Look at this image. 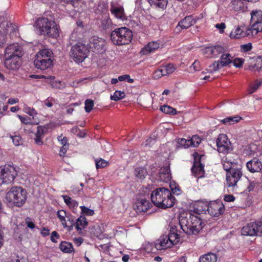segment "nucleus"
<instances>
[{
  "mask_svg": "<svg viewBox=\"0 0 262 262\" xmlns=\"http://www.w3.org/2000/svg\"><path fill=\"white\" fill-rule=\"evenodd\" d=\"M150 198L152 203L160 208H170L175 203V198L171 191L164 187H159L152 191Z\"/></svg>",
  "mask_w": 262,
  "mask_h": 262,
  "instance_id": "obj_1",
  "label": "nucleus"
},
{
  "mask_svg": "<svg viewBox=\"0 0 262 262\" xmlns=\"http://www.w3.org/2000/svg\"><path fill=\"white\" fill-rule=\"evenodd\" d=\"M202 223L200 217L190 212L186 213V216L181 215L179 217L181 228L188 235L197 234L202 228Z\"/></svg>",
  "mask_w": 262,
  "mask_h": 262,
  "instance_id": "obj_2",
  "label": "nucleus"
},
{
  "mask_svg": "<svg viewBox=\"0 0 262 262\" xmlns=\"http://www.w3.org/2000/svg\"><path fill=\"white\" fill-rule=\"evenodd\" d=\"M27 198L26 190L20 186L12 187L6 195V199L8 202L18 207L24 205Z\"/></svg>",
  "mask_w": 262,
  "mask_h": 262,
  "instance_id": "obj_3",
  "label": "nucleus"
},
{
  "mask_svg": "<svg viewBox=\"0 0 262 262\" xmlns=\"http://www.w3.org/2000/svg\"><path fill=\"white\" fill-rule=\"evenodd\" d=\"M133 32L126 27H121L112 31L110 38L114 45L122 46L128 45L133 38Z\"/></svg>",
  "mask_w": 262,
  "mask_h": 262,
  "instance_id": "obj_4",
  "label": "nucleus"
},
{
  "mask_svg": "<svg viewBox=\"0 0 262 262\" xmlns=\"http://www.w3.org/2000/svg\"><path fill=\"white\" fill-rule=\"evenodd\" d=\"M35 25L38 29L40 35H47L49 37H56L58 36V31L54 27L51 28V22L47 18H38Z\"/></svg>",
  "mask_w": 262,
  "mask_h": 262,
  "instance_id": "obj_5",
  "label": "nucleus"
},
{
  "mask_svg": "<svg viewBox=\"0 0 262 262\" xmlns=\"http://www.w3.org/2000/svg\"><path fill=\"white\" fill-rule=\"evenodd\" d=\"M70 56L76 62H82L88 56L89 49L88 46L78 42L71 47Z\"/></svg>",
  "mask_w": 262,
  "mask_h": 262,
  "instance_id": "obj_6",
  "label": "nucleus"
},
{
  "mask_svg": "<svg viewBox=\"0 0 262 262\" xmlns=\"http://www.w3.org/2000/svg\"><path fill=\"white\" fill-rule=\"evenodd\" d=\"M241 232L244 236H262V217L259 220L247 224L242 228Z\"/></svg>",
  "mask_w": 262,
  "mask_h": 262,
  "instance_id": "obj_7",
  "label": "nucleus"
},
{
  "mask_svg": "<svg viewBox=\"0 0 262 262\" xmlns=\"http://www.w3.org/2000/svg\"><path fill=\"white\" fill-rule=\"evenodd\" d=\"M17 172L15 168L10 165H6L0 171V180L2 183H9L13 182Z\"/></svg>",
  "mask_w": 262,
  "mask_h": 262,
  "instance_id": "obj_8",
  "label": "nucleus"
},
{
  "mask_svg": "<svg viewBox=\"0 0 262 262\" xmlns=\"http://www.w3.org/2000/svg\"><path fill=\"white\" fill-rule=\"evenodd\" d=\"M243 176L242 171L241 168L236 167L232 171L226 174L227 186L228 187H232L233 190L237 187V183Z\"/></svg>",
  "mask_w": 262,
  "mask_h": 262,
  "instance_id": "obj_9",
  "label": "nucleus"
},
{
  "mask_svg": "<svg viewBox=\"0 0 262 262\" xmlns=\"http://www.w3.org/2000/svg\"><path fill=\"white\" fill-rule=\"evenodd\" d=\"M150 246H152V244H147L146 245L145 248L146 251L148 253H155L156 250H161L171 247L172 246V243L169 242V238L167 237V235H163L155 243V248H152L149 251L148 248Z\"/></svg>",
  "mask_w": 262,
  "mask_h": 262,
  "instance_id": "obj_10",
  "label": "nucleus"
},
{
  "mask_svg": "<svg viewBox=\"0 0 262 262\" xmlns=\"http://www.w3.org/2000/svg\"><path fill=\"white\" fill-rule=\"evenodd\" d=\"M194 163L191 168V172L196 178H202L205 173L204 166L201 162L204 155H200L197 152L193 154Z\"/></svg>",
  "mask_w": 262,
  "mask_h": 262,
  "instance_id": "obj_11",
  "label": "nucleus"
},
{
  "mask_svg": "<svg viewBox=\"0 0 262 262\" xmlns=\"http://www.w3.org/2000/svg\"><path fill=\"white\" fill-rule=\"evenodd\" d=\"M216 145L219 152L227 154L231 150V143L227 136L220 134L216 140Z\"/></svg>",
  "mask_w": 262,
  "mask_h": 262,
  "instance_id": "obj_12",
  "label": "nucleus"
},
{
  "mask_svg": "<svg viewBox=\"0 0 262 262\" xmlns=\"http://www.w3.org/2000/svg\"><path fill=\"white\" fill-rule=\"evenodd\" d=\"M225 206L221 201L209 203L208 214L213 216H219L225 212Z\"/></svg>",
  "mask_w": 262,
  "mask_h": 262,
  "instance_id": "obj_13",
  "label": "nucleus"
},
{
  "mask_svg": "<svg viewBox=\"0 0 262 262\" xmlns=\"http://www.w3.org/2000/svg\"><path fill=\"white\" fill-rule=\"evenodd\" d=\"M21 57L20 56L15 57H5L4 64L7 69L16 70L21 65Z\"/></svg>",
  "mask_w": 262,
  "mask_h": 262,
  "instance_id": "obj_14",
  "label": "nucleus"
},
{
  "mask_svg": "<svg viewBox=\"0 0 262 262\" xmlns=\"http://www.w3.org/2000/svg\"><path fill=\"white\" fill-rule=\"evenodd\" d=\"M24 52L22 47L17 43H13L8 46L5 49V57H22Z\"/></svg>",
  "mask_w": 262,
  "mask_h": 262,
  "instance_id": "obj_15",
  "label": "nucleus"
},
{
  "mask_svg": "<svg viewBox=\"0 0 262 262\" xmlns=\"http://www.w3.org/2000/svg\"><path fill=\"white\" fill-rule=\"evenodd\" d=\"M110 11L111 14L117 19L123 20L126 18L123 7L118 3L114 2L111 3Z\"/></svg>",
  "mask_w": 262,
  "mask_h": 262,
  "instance_id": "obj_16",
  "label": "nucleus"
},
{
  "mask_svg": "<svg viewBox=\"0 0 262 262\" xmlns=\"http://www.w3.org/2000/svg\"><path fill=\"white\" fill-rule=\"evenodd\" d=\"M152 207L151 203L149 200L140 198L137 200L133 205V208L137 212H145Z\"/></svg>",
  "mask_w": 262,
  "mask_h": 262,
  "instance_id": "obj_17",
  "label": "nucleus"
},
{
  "mask_svg": "<svg viewBox=\"0 0 262 262\" xmlns=\"http://www.w3.org/2000/svg\"><path fill=\"white\" fill-rule=\"evenodd\" d=\"M246 167L251 173L262 172V163L256 158L248 161L246 163Z\"/></svg>",
  "mask_w": 262,
  "mask_h": 262,
  "instance_id": "obj_18",
  "label": "nucleus"
},
{
  "mask_svg": "<svg viewBox=\"0 0 262 262\" xmlns=\"http://www.w3.org/2000/svg\"><path fill=\"white\" fill-rule=\"evenodd\" d=\"M105 40L102 38H93V41L90 42V47L93 49V52L102 53L105 51Z\"/></svg>",
  "mask_w": 262,
  "mask_h": 262,
  "instance_id": "obj_19",
  "label": "nucleus"
},
{
  "mask_svg": "<svg viewBox=\"0 0 262 262\" xmlns=\"http://www.w3.org/2000/svg\"><path fill=\"white\" fill-rule=\"evenodd\" d=\"M248 28H245L244 29H242L239 27H237L234 30H232L230 34L231 38L239 39L246 36L251 37L250 33L248 31Z\"/></svg>",
  "mask_w": 262,
  "mask_h": 262,
  "instance_id": "obj_20",
  "label": "nucleus"
},
{
  "mask_svg": "<svg viewBox=\"0 0 262 262\" xmlns=\"http://www.w3.org/2000/svg\"><path fill=\"white\" fill-rule=\"evenodd\" d=\"M34 64L37 69L44 71L51 68L53 66V60L35 58Z\"/></svg>",
  "mask_w": 262,
  "mask_h": 262,
  "instance_id": "obj_21",
  "label": "nucleus"
},
{
  "mask_svg": "<svg viewBox=\"0 0 262 262\" xmlns=\"http://www.w3.org/2000/svg\"><path fill=\"white\" fill-rule=\"evenodd\" d=\"M209 203L207 202L198 201L194 204V210L199 214L208 213Z\"/></svg>",
  "mask_w": 262,
  "mask_h": 262,
  "instance_id": "obj_22",
  "label": "nucleus"
},
{
  "mask_svg": "<svg viewBox=\"0 0 262 262\" xmlns=\"http://www.w3.org/2000/svg\"><path fill=\"white\" fill-rule=\"evenodd\" d=\"M150 6L159 11L164 10L167 6V0H148Z\"/></svg>",
  "mask_w": 262,
  "mask_h": 262,
  "instance_id": "obj_23",
  "label": "nucleus"
},
{
  "mask_svg": "<svg viewBox=\"0 0 262 262\" xmlns=\"http://www.w3.org/2000/svg\"><path fill=\"white\" fill-rule=\"evenodd\" d=\"M159 43L157 41L150 42L141 49V53L142 55L148 54V53L155 52L159 48Z\"/></svg>",
  "mask_w": 262,
  "mask_h": 262,
  "instance_id": "obj_24",
  "label": "nucleus"
},
{
  "mask_svg": "<svg viewBox=\"0 0 262 262\" xmlns=\"http://www.w3.org/2000/svg\"><path fill=\"white\" fill-rule=\"evenodd\" d=\"M53 52L49 49L40 50L35 55V58L53 60Z\"/></svg>",
  "mask_w": 262,
  "mask_h": 262,
  "instance_id": "obj_25",
  "label": "nucleus"
},
{
  "mask_svg": "<svg viewBox=\"0 0 262 262\" xmlns=\"http://www.w3.org/2000/svg\"><path fill=\"white\" fill-rule=\"evenodd\" d=\"M206 52L210 53L212 57H217L224 53V49L222 46H214L206 48Z\"/></svg>",
  "mask_w": 262,
  "mask_h": 262,
  "instance_id": "obj_26",
  "label": "nucleus"
},
{
  "mask_svg": "<svg viewBox=\"0 0 262 262\" xmlns=\"http://www.w3.org/2000/svg\"><path fill=\"white\" fill-rule=\"evenodd\" d=\"M46 127L42 126L37 127V132L35 133V138H34L35 143L38 145H41L43 144L42 139L45 136Z\"/></svg>",
  "mask_w": 262,
  "mask_h": 262,
  "instance_id": "obj_27",
  "label": "nucleus"
},
{
  "mask_svg": "<svg viewBox=\"0 0 262 262\" xmlns=\"http://www.w3.org/2000/svg\"><path fill=\"white\" fill-rule=\"evenodd\" d=\"M195 23V21L192 18V16H186L178 23V26L182 29H186Z\"/></svg>",
  "mask_w": 262,
  "mask_h": 262,
  "instance_id": "obj_28",
  "label": "nucleus"
},
{
  "mask_svg": "<svg viewBox=\"0 0 262 262\" xmlns=\"http://www.w3.org/2000/svg\"><path fill=\"white\" fill-rule=\"evenodd\" d=\"M233 57L230 53H224L220 56V64L222 68L229 66L230 64L232 63Z\"/></svg>",
  "mask_w": 262,
  "mask_h": 262,
  "instance_id": "obj_29",
  "label": "nucleus"
},
{
  "mask_svg": "<svg viewBox=\"0 0 262 262\" xmlns=\"http://www.w3.org/2000/svg\"><path fill=\"white\" fill-rule=\"evenodd\" d=\"M88 225V222L84 215H80L76 220L75 228L80 233Z\"/></svg>",
  "mask_w": 262,
  "mask_h": 262,
  "instance_id": "obj_30",
  "label": "nucleus"
},
{
  "mask_svg": "<svg viewBox=\"0 0 262 262\" xmlns=\"http://www.w3.org/2000/svg\"><path fill=\"white\" fill-rule=\"evenodd\" d=\"M251 37H254L258 32L262 31V21L251 24V28H248Z\"/></svg>",
  "mask_w": 262,
  "mask_h": 262,
  "instance_id": "obj_31",
  "label": "nucleus"
},
{
  "mask_svg": "<svg viewBox=\"0 0 262 262\" xmlns=\"http://www.w3.org/2000/svg\"><path fill=\"white\" fill-rule=\"evenodd\" d=\"M65 203L72 210L73 212H76V210L78 206L77 201L72 199V198L68 195H62Z\"/></svg>",
  "mask_w": 262,
  "mask_h": 262,
  "instance_id": "obj_32",
  "label": "nucleus"
},
{
  "mask_svg": "<svg viewBox=\"0 0 262 262\" xmlns=\"http://www.w3.org/2000/svg\"><path fill=\"white\" fill-rule=\"evenodd\" d=\"M217 259V255L211 252H208L200 256V262H216Z\"/></svg>",
  "mask_w": 262,
  "mask_h": 262,
  "instance_id": "obj_33",
  "label": "nucleus"
},
{
  "mask_svg": "<svg viewBox=\"0 0 262 262\" xmlns=\"http://www.w3.org/2000/svg\"><path fill=\"white\" fill-rule=\"evenodd\" d=\"M251 24L262 21V11L260 10L252 11L251 13Z\"/></svg>",
  "mask_w": 262,
  "mask_h": 262,
  "instance_id": "obj_34",
  "label": "nucleus"
},
{
  "mask_svg": "<svg viewBox=\"0 0 262 262\" xmlns=\"http://www.w3.org/2000/svg\"><path fill=\"white\" fill-rule=\"evenodd\" d=\"M59 249L64 253H71L74 250L73 245L71 243L62 241L59 244Z\"/></svg>",
  "mask_w": 262,
  "mask_h": 262,
  "instance_id": "obj_35",
  "label": "nucleus"
},
{
  "mask_svg": "<svg viewBox=\"0 0 262 262\" xmlns=\"http://www.w3.org/2000/svg\"><path fill=\"white\" fill-rule=\"evenodd\" d=\"M134 173L138 179L143 180L147 174V171L145 168L139 167L135 169Z\"/></svg>",
  "mask_w": 262,
  "mask_h": 262,
  "instance_id": "obj_36",
  "label": "nucleus"
},
{
  "mask_svg": "<svg viewBox=\"0 0 262 262\" xmlns=\"http://www.w3.org/2000/svg\"><path fill=\"white\" fill-rule=\"evenodd\" d=\"M241 119V117L236 116L228 117L222 120L221 121L224 124L231 125L238 122Z\"/></svg>",
  "mask_w": 262,
  "mask_h": 262,
  "instance_id": "obj_37",
  "label": "nucleus"
},
{
  "mask_svg": "<svg viewBox=\"0 0 262 262\" xmlns=\"http://www.w3.org/2000/svg\"><path fill=\"white\" fill-rule=\"evenodd\" d=\"M165 75L172 74L176 69V66L172 63H168L161 66Z\"/></svg>",
  "mask_w": 262,
  "mask_h": 262,
  "instance_id": "obj_38",
  "label": "nucleus"
},
{
  "mask_svg": "<svg viewBox=\"0 0 262 262\" xmlns=\"http://www.w3.org/2000/svg\"><path fill=\"white\" fill-rule=\"evenodd\" d=\"M66 219V225L64 226V228H68L69 231L71 230L73 227L75 226V220L74 217L71 215H67Z\"/></svg>",
  "mask_w": 262,
  "mask_h": 262,
  "instance_id": "obj_39",
  "label": "nucleus"
},
{
  "mask_svg": "<svg viewBox=\"0 0 262 262\" xmlns=\"http://www.w3.org/2000/svg\"><path fill=\"white\" fill-rule=\"evenodd\" d=\"M223 168L227 173H229L232 169H234L237 167V165L235 163L229 161H224L223 164Z\"/></svg>",
  "mask_w": 262,
  "mask_h": 262,
  "instance_id": "obj_40",
  "label": "nucleus"
},
{
  "mask_svg": "<svg viewBox=\"0 0 262 262\" xmlns=\"http://www.w3.org/2000/svg\"><path fill=\"white\" fill-rule=\"evenodd\" d=\"M160 110L165 114H172L173 115L177 114V111L176 109L168 105H164L161 106Z\"/></svg>",
  "mask_w": 262,
  "mask_h": 262,
  "instance_id": "obj_41",
  "label": "nucleus"
},
{
  "mask_svg": "<svg viewBox=\"0 0 262 262\" xmlns=\"http://www.w3.org/2000/svg\"><path fill=\"white\" fill-rule=\"evenodd\" d=\"M57 216L60 221L63 227L64 225H66V218L67 216L66 212L63 210H58L57 212Z\"/></svg>",
  "mask_w": 262,
  "mask_h": 262,
  "instance_id": "obj_42",
  "label": "nucleus"
},
{
  "mask_svg": "<svg viewBox=\"0 0 262 262\" xmlns=\"http://www.w3.org/2000/svg\"><path fill=\"white\" fill-rule=\"evenodd\" d=\"M179 232L181 233L180 231ZM167 237L169 238V242L172 243L173 246L179 243L180 238V233H169L168 235H167Z\"/></svg>",
  "mask_w": 262,
  "mask_h": 262,
  "instance_id": "obj_43",
  "label": "nucleus"
},
{
  "mask_svg": "<svg viewBox=\"0 0 262 262\" xmlns=\"http://www.w3.org/2000/svg\"><path fill=\"white\" fill-rule=\"evenodd\" d=\"M202 139L198 135H193L190 140H188L190 145L197 147L201 143Z\"/></svg>",
  "mask_w": 262,
  "mask_h": 262,
  "instance_id": "obj_44",
  "label": "nucleus"
},
{
  "mask_svg": "<svg viewBox=\"0 0 262 262\" xmlns=\"http://www.w3.org/2000/svg\"><path fill=\"white\" fill-rule=\"evenodd\" d=\"M220 61H215L212 64L209 65V71L210 73H213L216 72L220 69L222 68V67L220 65Z\"/></svg>",
  "mask_w": 262,
  "mask_h": 262,
  "instance_id": "obj_45",
  "label": "nucleus"
},
{
  "mask_svg": "<svg viewBox=\"0 0 262 262\" xmlns=\"http://www.w3.org/2000/svg\"><path fill=\"white\" fill-rule=\"evenodd\" d=\"M125 93L123 91H116L113 95L111 96V99L114 101H118L124 98Z\"/></svg>",
  "mask_w": 262,
  "mask_h": 262,
  "instance_id": "obj_46",
  "label": "nucleus"
},
{
  "mask_svg": "<svg viewBox=\"0 0 262 262\" xmlns=\"http://www.w3.org/2000/svg\"><path fill=\"white\" fill-rule=\"evenodd\" d=\"M81 0H60L63 5H71L73 8L77 7Z\"/></svg>",
  "mask_w": 262,
  "mask_h": 262,
  "instance_id": "obj_47",
  "label": "nucleus"
},
{
  "mask_svg": "<svg viewBox=\"0 0 262 262\" xmlns=\"http://www.w3.org/2000/svg\"><path fill=\"white\" fill-rule=\"evenodd\" d=\"M96 167L97 169L104 168L108 165V162L104 159L100 158V159L95 160Z\"/></svg>",
  "mask_w": 262,
  "mask_h": 262,
  "instance_id": "obj_48",
  "label": "nucleus"
},
{
  "mask_svg": "<svg viewBox=\"0 0 262 262\" xmlns=\"http://www.w3.org/2000/svg\"><path fill=\"white\" fill-rule=\"evenodd\" d=\"M261 81L259 80H255L254 83L250 85L249 89V93L250 94H252L255 92L261 84Z\"/></svg>",
  "mask_w": 262,
  "mask_h": 262,
  "instance_id": "obj_49",
  "label": "nucleus"
},
{
  "mask_svg": "<svg viewBox=\"0 0 262 262\" xmlns=\"http://www.w3.org/2000/svg\"><path fill=\"white\" fill-rule=\"evenodd\" d=\"M94 101L91 99H86L85 101V111L87 113H90L94 107Z\"/></svg>",
  "mask_w": 262,
  "mask_h": 262,
  "instance_id": "obj_50",
  "label": "nucleus"
},
{
  "mask_svg": "<svg viewBox=\"0 0 262 262\" xmlns=\"http://www.w3.org/2000/svg\"><path fill=\"white\" fill-rule=\"evenodd\" d=\"M81 210V213L88 216H92L94 214V211L91 209L84 206H81L80 207Z\"/></svg>",
  "mask_w": 262,
  "mask_h": 262,
  "instance_id": "obj_51",
  "label": "nucleus"
},
{
  "mask_svg": "<svg viewBox=\"0 0 262 262\" xmlns=\"http://www.w3.org/2000/svg\"><path fill=\"white\" fill-rule=\"evenodd\" d=\"M232 4L233 5V9L235 11H239L242 10L244 7V5L241 0H234L232 1Z\"/></svg>",
  "mask_w": 262,
  "mask_h": 262,
  "instance_id": "obj_52",
  "label": "nucleus"
},
{
  "mask_svg": "<svg viewBox=\"0 0 262 262\" xmlns=\"http://www.w3.org/2000/svg\"><path fill=\"white\" fill-rule=\"evenodd\" d=\"M164 76L165 75L164 73L163 70L161 66H160L158 70L155 71L153 74V78L155 79H159Z\"/></svg>",
  "mask_w": 262,
  "mask_h": 262,
  "instance_id": "obj_53",
  "label": "nucleus"
},
{
  "mask_svg": "<svg viewBox=\"0 0 262 262\" xmlns=\"http://www.w3.org/2000/svg\"><path fill=\"white\" fill-rule=\"evenodd\" d=\"M262 68V60L259 59L257 60L255 64L253 66H250L249 69L250 70H256L258 72L261 70Z\"/></svg>",
  "mask_w": 262,
  "mask_h": 262,
  "instance_id": "obj_54",
  "label": "nucleus"
},
{
  "mask_svg": "<svg viewBox=\"0 0 262 262\" xmlns=\"http://www.w3.org/2000/svg\"><path fill=\"white\" fill-rule=\"evenodd\" d=\"M8 108V105L6 104L3 100L0 99V115H4L6 114L5 112L7 111Z\"/></svg>",
  "mask_w": 262,
  "mask_h": 262,
  "instance_id": "obj_55",
  "label": "nucleus"
},
{
  "mask_svg": "<svg viewBox=\"0 0 262 262\" xmlns=\"http://www.w3.org/2000/svg\"><path fill=\"white\" fill-rule=\"evenodd\" d=\"M232 63L235 67L239 68L243 66L244 60L239 58H233Z\"/></svg>",
  "mask_w": 262,
  "mask_h": 262,
  "instance_id": "obj_56",
  "label": "nucleus"
},
{
  "mask_svg": "<svg viewBox=\"0 0 262 262\" xmlns=\"http://www.w3.org/2000/svg\"><path fill=\"white\" fill-rule=\"evenodd\" d=\"M118 80L120 81H127L129 83H133L134 81V80L130 78V76L128 74L119 76Z\"/></svg>",
  "mask_w": 262,
  "mask_h": 262,
  "instance_id": "obj_57",
  "label": "nucleus"
},
{
  "mask_svg": "<svg viewBox=\"0 0 262 262\" xmlns=\"http://www.w3.org/2000/svg\"><path fill=\"white\" fill-rule=\"evenodd\" d=\"M252 46L251 43L242 45L241 46V50L243 52H247L251 50Z\"/></svg>",
  "mask_w": 262,
  "mask_h": 262,
  "instance_id": "obj_58",
  "label": "nucleus"
},
{
  "mask_svg": "<svg viewBox=\"0 0 262 262\" xmlns=\"http://www.w3.org/2000/svg\"><path fill=\"white\" fill-rule=\"evenodd\" d=\"M69 145H63V146H62L60 147L59 155L61 157H64L68 148H69Z\"/></svg>",
  "mask_w": 262,
  "mask_h": 262,
  "instance_id": "obj_59",
  "label": "nucleus"
},
{
  "mask_svg": "<svg viewBox=\"0 0 262 262\" xmlns=\"http://www.w3.org/2000/svg\"><path fill=\"white\" fill-rule=\"evenodd\" d=\"M13 144L15 146L19 145L21 143V138L20 136H11Z\"/></svg>",
  "mask_w": 262,
  "mask_h": 262,
  "instance_id": "obj_60",
  "label": "nucleus"
},
{
  "mask_svg": "<svg viewBox=\"0 0 262 262\" xmlns=\"http://www.w3.org/2000/svg\"><path fill=\"white\" fill-rule=\"evenodd\" d=\"M24 110L25 112L30 116H33L37 114L36 111L33 107L27 106L24 108Z\"/></svg>",
  "mask_w": 262,
  "mask_h": 262,
  "instance_id": "obj_61",
  "label": "nucleus"
},
{
  "mask_svg": "<svg viewBox=\"0 0 262 262\" xmlns=\"http://www.w3.org/2000/svg\"><path fill=\"white\" fill-rule=\"evenodd\" d=\"M57 139L58 141L60 142L62 146H63L64 144L69 145L67 138L66 137H63L62 135L59 136L57 137Z\"/></svg>",
  "mask_w": 262,
  "mask_h": 262,
  "instance_id": "obj_62",
  "label": "nucleus"
},
{
  "mask_svg": "<svg viewBox=\"0 0 262 262\" xmlns=\"http://www.w3.org/2000/svg\"><path fill=\"white\" fill-rule=\"evenodd\" d=\"M59 237H60V236H59V234L57 233V232L54 231L52 232L50 238H51V241L53 243H57V241H56V239H58V238H59Z\"/></svg>",
  "mask_w": 262,
  "mask_h": 262,
  "instance_id": "obj_63",
  "label": "nucleus"
},
{
  "mask_svg": "<svg viewBox=\"0 0 262 262\" xmlns=\"http://www.w3.org/2000/svg\"><path fill=\"white\" fill-rule=\"evenodd\" d=\"M159 180L164 182H168L171 179V175H169V177H166V174L163 173H159Z\"/></svg>",
  "mask_w": 262,
  "mask_h": 262,
  "instance_id": "obj_64",
  "label": "nucleus"
}]
</instances>
